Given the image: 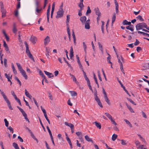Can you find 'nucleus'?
<instances>
[{"mask_svg": "<svg viewBox=\"0 0 149 149\" xmlns=\"http://www.w3.org/2000/svg\"><path fill=\"white\" fill-rule=\"evenodd\" d=\"M16 64L17 65V66L20 72L23 70L22 68V66H21V65L20 63H16Z\"/></svg>", "mask_w": 149, "mask_h": 149, "instance_id": "obj_17", "label": "nucleus"}, {"mask_svg": "<svg viewBox=\"0 0 149 149\" xmlns=\"http://www.w3.org/2000/svg\"><path fill=\"white\" fill-rule=\"evenodd\" d=\"M80 20L82 24H84L86 21V17L85 16L81 17L80 18Z\"/></svg>", "mask_w": 149, "mask_h": 149, "instance_id": "obj_7", "label": "nucleus"}, {"mask_svg": "<svg viewBox=\"0 0 149 149\" xmlns=\"http://www.w3.org/2000/svg\"><path fill=\"white\" fill-rule=\"evenodd\" d=\"M41 109L43 113L44 114L46 113V111L45 109H44V108H43L42 107V106H41Z\"/></svg>", "mask_w": 149, "mask_h": 149, "instance_id": "obj_60", "label": "nucleus"}, {"mask_svg": "<svg viewBox=\"0 0 149 149\" xmlns=\"http://www.w3.org/2000/svg\"><path fill=\"white\" fill-rule=\"evenodd\" d=\"M17 30L16 26V24L15 23H14L13 24V32L14 33L16 34Z\"/></svg>", "mask_w": 149, "mask_h": 149, "instance_id": "obj_9", "label": "nucleus"}, {"mask_svg": "<svg viewBox=\"0 0 149 149\" xmlns=\"http://www.w3.org/2000/svg\"><path fill=\"white\" fill-rule=\"evenodd\" d=\"M44 72L45 73V74L46 75L48 76V77L49 78L52 77L54 76L53 74L52 73H49L46 71H44Z\"/></svg>", "mask_w": 149, "mask_h": 149, "instance_id": "obj_12", "label": "nucleus"}, {"mask_svg": "<svg viewBox=\"0 0 149 149\" xmlns=\"http://www.w3.org/2000/svg\"><path fill=\"white\" fill-rule=\"evenodd\" d=\"M127 99L128 100L130 101L131 103L133 104L134 105H136V104L131 99L129 98H127Z\"/></svg>", "mask_w": 149, "mask_h": 149, "instance_id": "obj_42", "label": "nucleus"}, {"mask_svg": "<svg viewBox=\"0 0 149 149\" xmlns=\"http://www.w3.org/2000/svg\"><path fill=\"white\" fill-rule=\"evenodd\" d=\"M146 25V24L144 22L137 24L136 26V30L138 31L141 29H142L143 28H145Z\"/></svg>", "mask_w": 149, "mask_h": 149, "instance_id": "obj_2", "label": "nucleus"}, {"mask_svg": "<svg viewBox=\"0 0 149 149\" xmlns=\"http://www.w3.org/2000/svg\"><path fill=\"white\" fill-rule=\"evenodd\" d=\"M93 123H95V125L97 128H99V129H101V125L100 123H98L97 121H95Z\"/></svg>", "mask_w": 149, "mask_h": 149, "instance_id": "obj_21", "label": "nucleus"}, {"mask_svg": "<svg viewBox=\"0 0 149 149\" xmlns=\"http://www.w3.org/2000/svg\"><path fill=\"white\" fill-rule=\"evenodd\" d=\"M25 94L26 97H28L30 95L29 92L27 91L26 89H25Z\"/></svg>", "mask_w": 149, "mask_h": 149, "instance_id": "obj_39", "label": "nucleus"}, {"mask_svg": "<svg viewBox=\"0 0 149 149\" xmlns=\"http://www.w3.org/2000/svg\"><path fill=\"white\" fill-rule=\"evenodd\" d=\"M49 99H50L51 100H53V98H52V94L51 93H49Z\"/></svg>", "mask_w": 149, "mask_h": 149, "instance_id": "obj_61", "label": "nucleus"}, {"mask_svg": "<svg viewBox=\"0 0 149 149\" xmlns=\"http://www.w3.org/2000/svg\"><path fill=\"white\" fill-rule=\"evenodd\" d=\"M72 77V80L73 81H74L75 82L76 84H77L78 83V81H77V80L76 79V77H75V76L73 75Z\"/></svg>", "mask_w": 149, "mask_h": 149, "instance_id": "obj_40", "label": "nucleus"}, {"mask_svg": "<svg viewBox=\"0 0 149 149\" xmlns=\"http://www.w3.org/2000/svg\"><path fill=\"white\" fill-rule=\"evenodd\" d=\"M105 115L110 120L112 118V116L108 113H105Z\"/></svg>", "mask_w": 149, "mask_h": 149, "instance_id": "obj_27", "label": "nucleus"}, {"mask_svg": "<svg viewBox=\"0 0 149 149\" xmlns=\"http://www.w3.org/2000/svg\"><path fill=\"white\" fill-rule=\"evenodd\" d=\"M0 4L1 6V12L2 13V17H3L6 16V11L5 9L4 8L3 2L2 1L0 2Z\"/></svg>", "mask_w": 149, "mask_h": 149, "instance_id": "obj_3", "label": "nucleus"}, {"mask_svg": "<svg viewBox=\"0 0 149 149\" xmlns=\"http://www.w3.org/2000/svg\"><path fill=\"white\" fill-rule=\"evenodd\" d=\"M70 93L71 95L72 96H76L77 95V93L76 92L74 91H70Z\"/></svg>", "mask_w": 149, "mask_h": 149, "instance_id": "obj_23", "label": "nucleus"}, {"mask_svg": "<svg viewBox=\"0 0 149 149\" xmlns=\"http://www.w3.org/2000/svg\"><path fill=\"white\" fill-rule=\"evenodd\" d=\"M15 80H16L18 83L21 86V83L20 81L19 80V79L17 77H15Z\"/></svg>", "mask_w": 149, "mask_h": 149, "instance_id": "obj_37", "label": "nucleus"}, {"mask_svg": "<svg viewBox=\"0 0 149 149\" xmlns=\"http://www.w3.org/2000/svg\"><path fill=\"white\" fill-rule=\"evenodd\" d=\"M4 121L5 123V126L6 127H8V124H9V123H8V121L7 120V119H6V118L4 119Z\"/></svg>", "mask_w": 149, "mask_h": 149, "instance_id": "obj_38", "label": "nucleus"}, {"mask_svg": "<svg viewBox=\"0 0 149 149\" xmlns=\"http://www.w3.org/2000/svg\"><path fill=\"white\" fill-rule=\"evenodd\" d=\"M50 41L49 37L47 36L44 40V45H46Z\"/></svg>", "mask_w": 149, "mask_h": 149, "instance_id": "obj_6", "label": "nucleus"}, {"mask_svg": "<svg viewBox=\"0 0 149 149\" xmlns=\"http://www.w3.org/2000/svg\"><path fill=\"white\" fill-rule=\"evenodd\" d=\"M39 73L40 75L41 76V77H42V78L44 79L45 78V76L44 74H43V73H42V72L41 70H40Z\"/></svg>", "mask_w": 149, "mask_h": 149, "instance_id": "obj_32", "label": "nucleus"}, {"mask_svg": "<svg viewBox=\"0 0 149 149\" xmlns=\"http://www.w3.org/2000/svg\"><path fill=\"white\" fill-rule=\"evenodd\" d=\"M54 7H55V3L54 2L53 3L52 6V10H51V18H53V13L54 11Z\"/></svg>", "mask_w": 149, "mask_h": 149, "instance_id": "obj_13", "label": "nucleus"}, {"mask_svg": "<svg viewBox=\"0 0 149 149\" xmlns=\"http://www.w3.org/2000/svg\"><path fill=\"white\" fill-rule=\"evenodd\" d=\"M42 10V8H41L40 9H38V8H36V11L37 13H40V12Z\"/></svg>", "mask_w": 149, "mask_h": 149, "instance_id": "obj_50", "label": "nucleus"}, {"mask_svg": "<svg viewBox=\"0 0 149 149\" xmlns=\"http://www.w3.org/2000/svg\"><path fill=\"white\" fill-rule=\"evenodd\" d=\"M95 13L96 15L98 16H101V13L100 10H99L98 8H95Z\"/></svg>", "mask_w": 149, "mask_h": 149, "instance_id": "obj_18", "label": "nucleus"}, {"mask_svg": "<svg viewBox=\"0 0 149 149\" xmlns=\"http://www.w3.org/2000/svg\"><path fill=\"white\" fill-rule=\"evenodd\" d=\"M140 43V42L139 40H138L137 39H136V41L134 43V44L135 46L138 45Z\"/></svg>", "mask_w": 149, "mask_h": 149, "instance_id": "obj_43", "label": "nucleus"}, {"mask_svg": "<svg viewBox=\"0 0 149 149\" xmlns=\"http://www.w3.org/2000/svg\"><path fill=\"white\" fill-rule=\"evenodd\" d=\"M128 108L130 110V111L131 112H134V111L133 109L130 106L129 107H128Z\"/></svg>", "mask_w": 149, "mask_h": 149, "instance_id": "obj_55", "label": "nucleus"}, {"mask_svg": "<svg viewBox=\"0 0 149 149\" xmlns=\"http://www.w3.org/2000/svg\"><path fill=\"white\" fill-rule=\"evenodd\" d=\"M74 52L73 50V49L72 47H71L70 49V58L71 59L72 58L73 56Z\"/></svg>", "mask_w": 149, "mask_h": 149, "instance_id": "obj_15", "label": "nucleus"}, {"mask_svg": "<svg viewBox=\"0 0 149 149\" xmlns=\"http://www.w3.org/2000/svg\"><path fill=\"white\" fill-rule=\"evenodd\" d=\"M64 124L65 125L68 126L70 127L71 129L72 128L74 127V125L71 123H69L67 122H65Z\"/></svg>", "mask_w": 149, "mask_h": 149, "instance_id": "obj_16", "label": "nucleus"}, {"mask_svg": "<svg viewBox=\"0 0 149 149\" xmlns=\"http://www.w3.org/2000/svg\"><path fill=\"white\" fill-rule=\"evenodd\" d=\"M83 9V8H81V9H80L79 10V13H78V15L80 16H81L82 15V12H81V11H82V9Z\"/></svg>", "mask_w": 149, "mask_h": 149, "instance_id": "obj_53", "label": "nucleus"}, {"mask_svg": "<svg viewBox=\"0 0 149 149\" xmlns=\"http://www.w3.org/2000/svg\"><path fill=\"white\" fill-rule=\"evenodd\" d=\"M95 99L96 102H97V101L100 100L97 95H96V96H95Z\"/></svg>", "mask_w": 149, "mask_h": 149, "instance_id": "obj_64", "label": "nucleus"}, {"mask_svg": "<svg viewBox=\"0 0 149 149\" xmlns=\"http://www.w3.org/2000/svg\"><path fill=\"white\" fill-rule=\"evenodd\" d=\"M79 138L80 139V141H81V142H83V143H84V141L82 137V136H80V137Z\"/></svg>", "mask_w": 149, "mask_h": 149, "instance_id": "obj_59", "label": "nucleus"}, {"mask_svg": "<svg viewBox=\"0 0 149 149\" xmlns=\"http://www.w3.org/2000/svg\"><path fill=\"white\" fill-rule=\"evenodd\" d=\"M91 12V10L90 9V8L89 6H88L87 7V10L86 12V15H87L88 13H90Z\"/></svg>", "mask_w": 149, "mask_h": 149, "instance_id": "obj_35", "label": "nucleus"}, {"mask_svg": "<svg viewBox=\"0 0 149 149\" xmlns=\"http://www.w3.org/2000/svg\"><path fill=\"white\" fill-rule=\"evenodd\" d=\"M114 2L116 6V13H118V5L116 0H114Z\"/></svg>", "mask_w": 149, "mask_h": 149, "instance_id": "obj_10", "label": "nucleus"}, {"mask_svg": "<svg viewBox=\"0 0 149 149\" xmlns=\"http://www.w3.org/2000/svg\"><path fill=\"white\" fill-rule=\"evenodd\" d=\"M50 6L49 5L48 8L47 12V16H49L50 15Z\"/></svg>", "mask_w": 149, "mask_h": 149, "instance_id": "obj_26", "label": "nucleus"}, {"mask_svg": "<svg viewBox=\"0 0 149 149\" xmlns=\"http://www.w3.org/2000/svg\"><path fill=\"white\" fill-rule=\"evenodd\" d=\"M7 59L6 58H4V65L6 67L7 66Z\"/></svg>", "mask_w": 149, "mask_h": 149, "instance_id": "obj_51", "label": "nucleus"}, {"mask_svg": "<svg viewBox=\"0 0 149 149\" xmlns=\"http://www.w3.org/2000/svg\"><path fill=\"white\" fill-rule=\"evenodd\" d=\"M76 134L78 136L79 138L81 136H82L81 132H76Z\"/></svg>", "mask_w": 149, "mask_h": 149, "instance_id": "obj_44", "label": "nucleus"}, {"mask_svg": "<svg viewBox=\"0 0 149 149\" xmlns=\"http://www.w3.org/2000/svg\"><path fill=\"white\" fill-rule=\"evenodd\" d=\"M12 68L13 69V71L15 74H17V71L15 70L14 66L13 63L11 64Z\"/></svg>", "mask_w": 149, "mask_h": 149, "instance_id": "obj_22", "label": "nucleus"}, {"mask_svg": "<svg viewBox=\"0 0 149 149\" xmlns=\"http://www.w3.org/2000/svg\"><path fill=\"white\" fill-rule=\"evenodd\" d=\"M142 50V49L141 47H138L136 48V51L138 52H139L140 51H141Z\"/></svg>", "mask_w": 149, "mask_h": 149, "instance_id": "obj_58", "label": "nucleus"}, {"mask_svg": "<svg viewBox=\"0 0 149 149\" xmlns=\"http://www.w3.org/2000/svg\"><path fill=\"white\" fill-rule=\"evenodd\" d=\"M46 128H47V130L48 131V132L49 133V135L50 136V137H51L53 136L52 134V133H51V130H50L49 127L48 126H47L46 127Z\"/></svg>", "mask_w": 149, "mask_h": 149, "instance_id": "obj_31", "label": "nucleus"}, {"mask_svg": "<svg viewBox=\"0 0 149 149\" xmlns=\"http://www.w3.org/2000/svg\"><path fill=\"white\" fill-rule=\"evenodd\" d=\"M23 76L25 78V79H28L27 76L26 74V73L24 70H22L20 72Z\"/></svg>", "mask_w": 149, "mask_h": 149, "instance_id": "obj_11", "label": "nucleus"}, {"mask_svg": "<svg viewBox=\"0 0 149 149\" xmlns=\"http://www.w3.org/2000/svg\"><path fill=\"white\" fill-rule=\"evenodd\" d=\"M93 77H94V80L95 81V82L96 84L97 85V87L99 88V85H98V83L97 82V78L96 77V76H95V74H94V75H93Z\"/></svg>", "mask_w": 149, "mask_h": 149, "instance_id": "obj_30", "label": "nucleus"}, {"mask_svg": "<svg viewBox=\"0 0 149 149\" xmlns=\"http://www.w3.org/2000/svg\"><path fill=\"white\" fill-rule=\"evenodd\" d=\"M36 38L34 36L31 37V41L32 42L33 44H35L36 43Z\"/></svg>", "mask_w": 149, "mask_h": 149, "instance_id": "obj_20", "label": "nucleus"}, {"mask_svg": "<svg viewBox=\"0 0 149 149\" xmlns=\"http://www.w3.org/2000/svg\"><path fill=\"white\" fill-rule=\"evenodd\" d=\"M15 15V16H17L18 15V11L17 10H15L14 11Z\"/></svg>", "mask_w": 149, "mask_h": 149, "instance_id": "obj_62", "label": "nucleus"}, {"mask_svg": "<svg viewBox=\"0 0 149 149\" xmlns=\"http://www.w3.org/2000/svg\"><path fill=\"white\" fill-rule=\"evenodd\" d=\"M90 19H88L86 22L85 24V28L86 29H89L90 28Z\"/></svg>", "mask_w": 149, "mask_h": 149, "instance_id": "obj_5", "label": "nucleus"}, {"mask_svg": "<svg viewBox=\"0 0 149 149\" xmlns=\"http://www.w3.org/2000/svg\"><path fill=\"white\" fill-rule=\"evenodd\" d=\"M27 55L29 56V57L33 61H34V58L32 55V54H31V53H29L27 54Z\"/></svg>", "mask_w": 149, "mask_h": 149, "instance_id": "obj_28", "label": "nucleus"}, {"mask_svg": "<svg viewBox=\"0 0 149 149\" xmlns=\"http://www.w3.org/2000/svg\"><path fill=\"white\" fill-rule=\"evenodd\" d=\"M116 54L117 55V58H118V59H120V58L122 60V61L123 62V60H124V59L122 57V56L121 55L120 56H119L118 54H117V53H116Z\"/></svg>", "mask_w": 149, "mask_h": 149, "instance_id": "obj_36", "label": "nucleus"}, {"mask_svg": "<svg viewBox=\"0 0 149 149\" xmlns=\"http://www.w3.org/2000/svg\"><path fill=\"white\" fill-rule=\"evenodd\" d=\"M136 18L138 19H139L141 21H144V19H143L142 16L141 15H138L137 17H136Z\"/></svg>", "mask_w": 149, "mask_h": 149, "instance_id": "obj_34", "label": "nucleus"}, {"mask_svg": "<svg viewBox=\"0 0 149 149\" xmlns=\"http://www.w3.org/2000/svg\"><path fill=\"white\" fill-rule=\"evenodd\" d=\"M8 129H9L10 132H12V133H13V129L10 126Z\"/></svg>", "mask_w": 149, "mask_h": 149, "instance_id": "obj_54", "label": "nucleus"}, {"mask_svg": "<svg viewBox=\"0 0 149 149\" xmlns=\"http://www.w3.org/2000/svg\"><path fill=\"white\" fill-rule=\"evenodd\" d=\"M70 15H67V19L66 22H69L70 19Z\"/></svg>", "mask_w": 149, "mask_h": 149, "instance_id": "obj_52", "label": "nucleus"}, {"mask_svg": "<svg viewBox=\"0 0 149 149\" xmlns=\"http://www.w3.org/2000/svg\"><path fill=\"white\" fill-rule=\"evenodd\" d=\"M67 31L68 36H70V29L69 27H67Z\"/></svg>", "mask_w": 149, "mask_h": 149, "instance_id": "obj_56", "label": "nucleus"}, {"mask_svg": "<svg viewBox=\"0 0 149 149\" xmlns=\"http://www.w3.org/2000/svg\"><path fill=\"white\" fill-rule=\"evenodd\" d=\"M0 92H1V94L3 97V98L4 99L5 101L7 103L8 106V107L11 110H13V108L11 105L10 103L4 92H3L1 89H0Z\"/></svg>", "mask_w": 149, "mask_h": 149, "instance_id": "obj_1", "label": "nucleus"}, {"mask_svg": "<svg viewBox=\"0 0 149 149\" xmlns=\"http://www.w3.org/2000/svg\"><path fill=\"white\" fill-rule=\"evenodd\" d=\"M117 135L115 134H113L112 137V140L113 141H114L117 138Z\"/></svg>", "mask_w": 149, "mask_h": 149, "instance_id": "obj_29", "label": "nucleus"}, {"mask_svg": "<svg viewBox=\"0 0 149 149\" xmlns=\"http://www.w3.org/2000/svg\"><path fill=\"white\" fill-rule=\"evenodd\" d=\"M24 44H25V46H26V52L27 54L29 53H30V52L29 49L28 45L27 43V42H26V41L24 42Z\"/></svg>", "mask_w": 149, "mask_h": 149, "instance_id": "obj_8", "label": "nucleus"}, {"mask_svg": "<svg viewBox=\"0 0 149 149\" xmlns=\"http://www.w3.org/2000/svg\"><path fill=\"white\" fill-rule=\"evenodd\" d=\"M121 144L122 145H125L126 144V141H124L123 140H121Z\"/></svg>", "mask_w": 149, "mask_h": 149, "instance_id": "obj_63", "label": "nucleus"}, {"mask_svg": "<svg viewBox=\"0 0 149 149\" xmlns=\"http://www.w3.org/2000/svg\"><path fill=\"white\" fill-rule=\"evenodd\" d=\"M87 84H88V86L89 87V89L92 92H93V90L91 86V85L90 82L87 83Z\"/></svg>", "mask_w": 149, "mask_h": 149, "instance_id": "obj_45", "label": "nucleus"}, {"mask_svg": "<svg viewBox=\"0 0 149 149\" xmlns=\"http://www.w3.org/2000/svg\"><path fill=\"white\" fill-rule=\"evenodd\" d=\"M131 22H128L126 20H124L123 21V25H129L131 24Z\"/></svg>", "mask_w": 149, "mask_h": 149, "instance_id": "obj_19", "label": "nucleus"}, {"mask_svg": "<svg viewBox=\"0 0 149 149\" xmlns=\"http://www.w3.org/2000/svg\"><path fill=\"white\" fill-rule=\"evenodd\" d=\"M110 120L113 124L115 125H117L116 123L115 122V120H113L112 118Z\"/></svg>", "mask_w": 149, "mask_h": 149, "instance_id": "obj_57", "label": "nucleus"}, {"mask_svg": "<svg viewBox=\"0 0 149 149\" xmlns=\"http://www.w3.org/2000/svg\"><path fill=\"white\" fill-rule=\"evenodd\" d=\"M84 77L86 81H87V83H88L90 82V80L88 77H87V75L85 76H84Z\"/></svg>", "mask_w": 149, "mask_h": 149, "instance_id": "obj_48", "label": "nucleus"}, {"mask_svg": "<svg viewBox=\"0 0 149 149\" xmlns=\"http://www.w3.org/2000/svg\"><path fill=\"white\" fill-rule=\"evenodd\" d=\"M85 139L88 142H91L93 144L94 143L93 141L91 138H89L88 135H86L85 136Z\"/></svg>", "mask_w": 149, "mask_h": 149, "instance_id": "obj_14", "label": "nucleus"}, {"mask_svg": "<svg viewBox=\"0 0 149 149\" xmlns=\"http://www.w3.org/2000/svg\"><path fill=\"white\" fill-rule=\"evenodd\" d=\"M39 121H40V123L41 125V126H42V127L43 128L44 130L45 131V127H44V126L43 124H42V121H41V120L40 119V118L39 117Z\"/></svg>", "mask_w": 149, "mask_h": 149, "instance_id": "obj_41", "label": "nucleus"}, {"mask_svg": "<svg viewBox=\"0 0 149 149\" xmlns=\"http://www.w3.org/2000/svg\"><path fill=\"white\" fill-rule=\"evenodd\" d=\"M97 104L98 105L101 107H102L103 106L102 105V103H101L100 100H99V101H97Z\"/></svg>", "mask_w": 149, "mask_h": 149, "instance_id": "obj_49", "label": "nucleus"}, {"mask_svg": "<svg viewBox=\"0 0 149 149\" xmlns=\"http://www.w3.org/2000/svg\"><path fill=\"white\" fill-rule=\"evenodd\" d=\"M116 19V13H114L113 14L112 17V24H113L115 21Z\"/></svg>", "mask_w": 149, "mask_h": 149, "instance_id": "obj_25", "label": "nucleus"}, {"mask_svg": "<svg viewBox=\"0 0 149 149\" xmlns=\"http://www.w3.org/2000/svg\"><path fill=\"white\" fill-rule=\"evenodd\" d=\"M20 7V1H18L17 4V9H19Z\"/></svg>", "mask_w": 149, "mask_h": 149, "instance_id": "obj_47", "label": "nucleus"}, {"mask_svg": "<svg viewBox=\"0 0 149 149\" xmlns=\"http://www.w3.org/2000/svg\"><path fill=\"white\" fill-rule=\"evenodd\" d=\"M144 146V145H141L139 146L138 148V149H147L145 148H143Z\"/></svg>", "mask_w": 149, "mask_h": 149, "instance_id": "obj_46", "label": "nucleus"}, {"mask_svg": "<svg viewBox=\"0 0 149 149\" xmlns=\"http://www.w3.org/2000/svg\"><path fill=\"white\" fill-rule=\"evenodd\" d=\"M102 23V25L101 26V29L102 32L103 33H104V22L103 21H101Z\"/></svg>", "mask_w": 149, "mask_h": 149, "instance_id": "obj_24", "label": "nucleus"}, {"mask_svg": "<svg viewBox=\"0 0 149 149\" xmlns=\"http://www.w3.org/2000/svg\"><path fill=\"white\" fill-rule=\"evenodd\" d=\"M64 11L62 8H60L58 11L57 12V15L56 16V18H58L62 17L63 15Z\"/></svg>", "mask_w": 149, "mask_h": 149, "instance_id": "obj_4", "label": "nucleus"}, {"mask_svg": "<svg viewBox=\"0 0 149 149\" xmlns=\"http://www.w3.org/2000/svg\"><path fill=\"white\" fill-rule=\"evenodd\" d=\"M83 46L84 48V52H85V53L86 54V49L87 48L86 45L84 42H83Z\"/></svg>", "mask_w": 149, "mask_h": 149, "instance_id": "obj_33", "label": "nucleus"}]
</instances>
